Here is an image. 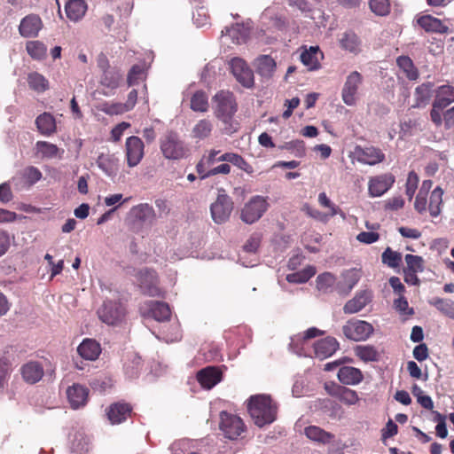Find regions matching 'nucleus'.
Segmentation results:
<instances>
[{"mask_svg":"<svg viewBox=\"0 0 454 454\" xmlns=\"http://www.w3.org/2000/svg\"><path fill=\"white\" fill-rule=\"evenodd\" d=\"M395 176L391 174H383L370 178L368 191L371 197H380L394 184Z\"/></svg>","mask_w":454,"mask_h":454,"instance_id":"obj_15","label":"nucleus"},{"mask_svg":"<svg viewBox=\"0 0 454 454\" xmlns=\"http://www.w3.org/2000/svg\"><path fill=\"white\" fill-rule=\"evenodd\" d=\"M335 277L333 274L330 272H325L319 274L317 277V288L319 291L326 292L330 287H332L335 283Z\"/></svg>","mask_w":454,"mask_h":454,"instance_id":"obj_58","label":"nucleus"},{"mask_svg":"<svg viewBox=\"0 0 454 454\" xmlns=\"http://www.w3.org/2000/svg\"><path fill=\"white\" fill-rule=\"evenodd\" d=\"M340 344L333 337H326L317 340L314 344L315 355L323 360L333 356L338 349Z\"/></svg>","mask_w":454,"mask_h":454,"instance_id":"obj_21","label":"nucleus"},{"mask_svg":"<svg viewBox=\"0 0 454 454\" xmlns=\"http://www.w3.org/2000/svg\"><path fill=\"white\" fill-rule=\"evenodd\" d=\"M318 52V46H310L309 50H305L301 53L300 59L301 63L310 71L317 70L320 67V63L317 57Z\"/></svg>","mask_w":454,"mask_h":454,"instance_id":"obj_37","label":"nucleus"},{"mask_svg":"<svg viewBox=\"0 0 454 454\" xmlns=\"http://www.w3.org/2000/svg\"><path fill=\"white\" fill-rule=\"evenodd\" d=\"M314 274L315 271L313 269H306L301 271L288 274L286 276V280L289 283L303 284L306 283Z\"/></svg>","mask_w":454,"mask_h":454,"instance_id":"obj_57","label":"nucleus"},{"mask_svg":"<svg viewBox=\"0 0 454 454\" xmlns=\"http://www.w3.org/2000/svg\"><path fill=\"white\" fill-rule=\"evenodd\" d=\"M372 300L371 293L367 290L361 291L354 298L348 301L344 307L345 314H355L362 310Z\"/></svg>","mask_w":454,"mask_h":454,"instance_id":"obj_24","label":"nucleus"},{"mask_svg":"<svg viewBox=\"0 0 454 454\" xmlns=\"http://www.w3.org/2000/svg\"><path fill=\"white\" fill-rule=\"evenodd\" d=\"M71 449L75 454H86L90 449L89 439L81 434H76L72 442Z\"/></svg>","mask_w":454,"mask_h":454,"instance_id":"obj_56","label":"nucleus"},{"mask_svg":"<svg viewBox=\"0 0 454 454\" xmlns=\"http://www.w3.org/2000/svg\"><path fill=\"white\" fill-rule=\"evenodd\" d=\"M21 373L23 379L29 383L39 381L43 376V369L37 362H29L22 366Z\"/></svg>","mask_w":454,"mask_h":454,"instance_id":"obj_33","label":"nucleus"},{"mask_svg":"<svg viewBox=\"0 0 454 454\" xmlns=\"http://www.w3.org/2000/svg\"><path fill=\"white\" fill-rule=\"evenodd\" d=\"M429 303L443 315L454 320V301L450 299L433 298Z\"/></svg>","mask_w":454,"mask_h":454,"instance_id":"obj_47","label":"nucleus"},{"mask_svg":"<svg viewBox=\"0 0 454 454\" xmlns=\"http://www.w3.org/2000/svg\"><path fill=\"white\" fill-rule=\"evenodd\" d=\"M229 64L231 72L238 82L247 89H250L254 86V73L244 59L239 57H235L230 60Z\"/></svg>","mask_w":454,"mask_h":454,"instance_id":"obj_8","label":"nucleus"},{"mask_svg":"<svg viewBox=\"0 0 454 454\" xmlns=\"http://www.w3.org/2000/svg\"><path fill=\"white\" fill-rule=\"evenodd\" d=\"M370 9L378 16H386L390 12L388 0H369Z\"/></svg>","mask_w":454,"mask_h":454,"instance_id":"obj_59","label":"nucleus"},{"mask_svg":"<svg viewBox=\"0 0 454 454\" xmlns=\"http://www.w3.org/2000/svg\"><path fill=\"white\" fill-rule=\"evenodd\" d=\"M36 155L43 160L61 159L64 150L47 141H37L35 146Z\"/></svg>","mask_w":454,"mask_h":454,"instance_id":"obj_26","label":"nucleus"},{"mask_svg":"<svg viewBox=\"0 0 454 454\" xmlns=\"http://www.w3.org/2000/svg\"><path fill=\"white\" fill-rule=\"evenodd\" d=\"M400 128L403 136H411L413 132L420 130L419 121L416 119L404 120L401 122Z\"/></svg>","mask_w":454,"mask_h":454,"instance_id":"obj_62","label":"nucleus"},{"mask_svg":"<svg viewBox=\"0 0 454 454\" xmlns=\"http://www.w3.org/2000/svg\"><path fill=\"white\" fill-rule=\"evenodd\" d=\"M43 21L37 14L25 16L19 25V33L24 38L36 37L43 28Z\"/></svg>","mask_w":454,"mask_h":454,"instance_id":"obj_16","label":"nucleus"},{"mask_svg":"<svg viewBox=\"0 0 454 454\" xmlns=\"http://www.w3.org/2000/svg\"><path fill=\"white\" fill-rule=\"evenodd\" d=\"M136 278L144 294L153 297L161 295V292L157 286V274L153 270L148 268L141 269L137 271Z\"/></svg>","mask_w":454,"mask_h":454,"instance_id":"obj_11","label":"nucleus"},{"mask_svg":"<svg viewBox=\"0 0 454 454\" xmlns=\"http://www.w3.org/2000/svg\"><path fill=\"white\" fill-rule=\"evenodd\" d=\"M219 427L224 436L231 440L237 439L245 431L242 419L227 411L221 412Z\"/></svg>","mask_w":454,"mask_h":454,"instance_id":"obj_7","label":"nucleus"},{"mask_svg":"<svg viewBox=\"0 0 454 454\" xmlns=\"http://www.w3.org/2000/svg\"><path fill=\"white\" fill-rule=\"evenodd\" d=\"M144 313L158 322L168 320L171 316L170 308L168 303L159 301H147L141 307Z\"/></svg>","mask_w":454,"mask_h":454,"instance_id":"obj_13","label":"nucleus"},{"mask_svg":"<svg viewBox=\"0 0 454 454\" xmlns=\"http://www.w3.org/2000/svg\"><path fill=\"white\" fill-rule=\"evenodd\" d=\"M126 156L129 167L133 168L139 164L144 157V143L135 136H131L126 140Z\"/></svg>","mask_w":454,"mask_h":454,"instance_id":"obj_14","label":"nucleus"},{"mask_svg":"<svg viewBox=\"0 0 454 454\" xmlns=\"http://www.w3.org/2000/svg\"><path fill=\"white\" fill-rule=\"evenodd\" d=\"M382 262L387 264L390 268H396L402 262L401 253L393 251L390 247H387L381 255Z\"/></svg>","mask_w":454,"mask_h":454,"instance_id":"obj_54","label":"nucleus"},{"mask_svg":"<svg viewBox=\"0 0 454 454\" xmlns=\"http://www.w3.org/2000/svg\"><path fill=\"white\" fill-rule=\"evenodd\" d=\"M213 122L208 119L200 120L192 128V136L196 139H205L211 135Z\"/></svg>","mask_w":454,"mask_h":454,"instance_id":"obj_43","label":"nucleus"},{"mask_svg":"<svg viewBox=\"0 0 454 454\" xmlns=\"http://www.w3.org/2000/svg\"><path fill=\"white\" fill-rule=\"evenodd\" d=\"M218 161L230 162L248 174H251L254 171L253 167L248 164L241 155L237 153H223L218 157Z\"/></svg>","mask_w":454,"mask_h":454,"instance_id":"obj_41","label":"nucleus"},{"mask_svg":"<svg viewBox=\"0 0 454 454\" xmlns=\"http://www.w3.org/2000/svg\"><path fill=\"white\" fill-rule=\"evenodd\" d=\"M340 46L342 50L353 53L355 55L361 51V40L353 31L344 32L340 40Z\"/></svg>","mask_w":454,"mask_h":454,"instance_id":"obj_30","label":"nucleus"},{"mask_svg":"<svg viewBox=\"0 0 454 454\" xmlns=\"http://www.w3.org/2000/svg\"><path fill=\"white\" fill-rule=\"evenodd\" d=\"M248 412L254 423L262 427L277 419L278 405L268 395H252L248 399Z\"/></svg>","mask_w":454,"mask_h":454,"instance_id":"obj_1","label":"nucleus"},{"mask_svg":"<svg viewBox=\"0 0 454 454\" xmlns=\"http://www.w3.org/2000/svg\"><path fill=\"white\" fill-rule=\"evenodd\" d=\"M162 339L166 342H174L181 339L180 325L177 322L171 324L168 328L166 325L162 326L160 331Z\"/></svg>","mask_w":454,"mask_h":454,"instance_id":"obj_51","label":"nucleus"},{"mask_svg":"<svg viewBox=\"0 0 454 454\" xmlns=\"http://www.w3.org/2000/svg\"><path fill=\"white\" fill-rule=\"evenodd\" d=\"M356 160L363 164L373 166L385 160L384 153L378 147L368 146L361 147L356 146L354 150Z\"/></svg>","mask_w":454,"mask_h":454,"instance_id":"obj_12","label":"nucleus"},{"mask_svg":"<svg viewBox=\"0 0 454 454\" xmlns=\"http://www.w3.org/2000/svg\"><path fill=\"white\" fill-rule=\"evenodd\" d=\"M88 395L89 389L80 384H74L67 390L68 402L74 410L79 409L86 404Z\"/></svg>","mask_w":454,"mask_h":454,"instance_id":"obj_20","label":"nucleus"},{"mask_svg":"<svg viewBox=\"0 0 454 454\" xmlns=\"http://www.w3.org/2000/svg\"><path fill=\"white\" fill-rule=\"evenodd\" d=\"M98 167L109 177H115L119 171V159L111 153H101L97 161Z\"/></svg>","mask_w":454,"mask_h":454,"instance_id":"obj_22","label":"nucleus"},{"mask_svg":"<svg viewBox=\"0 0 454 454\" xmlns=\"http://www.w3.org/2000/svg\"><path fill=\"white\" fill-rule=\"evenodd\" d=\"M88 9L85 0H68L65 4L67 17L71 21H79Z\"/></svg>","mask_w":454,"mask_h":454,"instance_id":"obj_29","label":"nucleus"},{"mask_svg":"<svg viewBox=\"0 0 454 454\" xmlns=\"http://www.w3.org/2000/svg\"><path fill=\"white\" fill-rule=\"evenodd\" d=\"M418 24L427 32L445 34L449 32V27L441 20L432 15H424L418 19Z\"/></svg>","mask_w":454,"mask_h":454,"instance_id":"obj_28","label":"nucleus"},{"mask_svg":"<svg viewBox=\"0 0 454 454\" xmlns=\"http://www.w3.org/2000/svg\"><path fill=\"white\" fill-rule=\"evenodd\" d=\"M333 387L334 391L329 390V395L337 397L341 403L353 405L358 402L359 397L356 391L337 384H333Z\"/></svg>","mask_w":454,"mask_h":454,"instance_id":"obj_31","label":"nucleus"},{"mask_svg":"<svg viewBox=\"0 0 454 454\" xmlns=\"http://www.w3.org/2000/svg\"><path fill=\"white\" fill-rule=\"evenodd\" d=\"M233 209V201L227 194H218L216 200L211 204L210 211L213 221L217 224L225 223Z\"/></svg>","mask_w":454,"mask_h":454,"instance_id":"obj_9","label":"nucleus"},{"mask_svg":"<svg viewBox=\"0 0 454 454\" xmlns=\"http://www.w3.org/2000/svg\"><path fill=\"white\" fill-rule=\"evenodd\" d=\"M191 108L195 112H207L208 101L207 94L202 90L196 91L191 98Z\"/></svg>","mask_w":454,"mask_h":454,"instance_id":"obj_49","label":"nucleus"},{"mask_svg":"<svg viewBox=\"0 0 454 454\" xmlns=\"http://www.w3.org/2000/svg\"><path fill=\"white\" fill-rule=\"evenodd\" d=\"M396 64L410 81H416L419 78V71L410 57H398L396 59Z\"/></svg>","mask_w":454,"mask_h":454,"instance_id":"obj_40","label":"nucleus"},{"mask_svg":"<svg viewBox=\"0 0 454 454\" xmlns=\"http://www.w3.org/2000/svg\"><path fill=\"white\" fill-rule=\"evenodd\" d=\"M131 215L137 221L148 225H152L156 219L153 207L147 203H142L133 207L131 208Z\"/></svg>","mask_w":454,"mask_h":454,"instance_id":"obj_25","label":"nucleus"},{"mask_svg":"<svg viewBox=\"0 0 454 454\" xmlns=\"http://www.w3.org/2000/svg\"><path fill=\"white\" fill-rule=\"evenodd\" d=\"M27 82L30 89L43 92L48 88V82L43 75L38 73H31L28 74Z\"/></svg>","mask_w":454,"mask_h":454,"instance_id":"obj_52","label":"nucleus"},{"mask_svg":"<svg viewBox=\"0 0 454 454\" xmlns=\"http://www.w3.org/2000/svg\"><path fill=\"white\" fill-rule=\"evenodd\" d=\"M137 91L136 90H132L128 94V98L126 103L122 105H114L111 106V108L106 111V113L114 114H119L123 111H129L132 109L137 102Z\"/></svg>","mask_w":454,"mask_h":454,"instance_id":"obj_50","label":"nucleus"},{"mask_svg":"<svg viewBox=\"0 0 454 454\" xmlns=\"http://www.w3.org/2000/svg\"><path fill=\"white\" fill-rule=\"evenodd\" d=\"M131 406L124 402L112 403L106 409V416L112 425H118L124 422L130 415Z\"/></svg>","mask_w":454,"mask_h":454,"instance_id":"obj_17","label":"nucleus"},{"mask_svg":"<svg viewBox=\"0 0 454 454\" xmlns=\"http://www.w3.org/2000/svg\"><path fill=\"white\" fill-rule=\"evenodd\" d=\"M257 73L265 78H270L275 72L276 62L269 55L260 56L256 59Z\"/></svg>","mask_w":454,"mask_h":454,"instance_id":"obj_38","label":"nucleus"},{"mask_svg":"<svg viewBox=\"0 0 454 454\" xmlns=\"http://www.w3.org/2000/svg\"><path fill=\"white\" fill-rule=\"evenodd\" d=\"M22 178L26 181V183L32 186L35 184H36L38 181H40L43 177V174L40 171V169L34 166H29L25 168L22 170Z\"/></svg>","mask_w":454,"mask_h":454,"instance_id":"obj_53","label":"nucleus"},{"mask_svg":"<svg viewBox=\"0 0 454 454\" xmlns=\"http://www.w3.org/2000/svg\"><path fill=\"white\" fill-rule=\"evenodd\" d=\"M363 82V76L357 71L351 72L346 78L341 90V98L344 104L352 106L357 100V93Z\"/></svg>","mask_w":454,"mask_h":454,"instance_id":"obj_10","label":"nucleus"},{"mask_svg":"<svg viewBox=\"0 0 454 454\" xmlns=\"http://www.w3.org/2000/svg\"><path fill=\"white\" fill-rule=\"evenodd\" d=\"M35 124L43 136L49 137L56 131V121L51 114L43 113L40 114L35 120Z\"/></svg>","mask_w":454,"mask_h":454,"instance_id":"obj_34","label":"nucleus"},{"mask_svg":"<svg viewBox=\"0 0 454 454\" xmlns=\"http://www.w3.org/2000/svg\"><path fill=\"white\" fill-rule=\"evenodd\" d=\"M280 148L291 152L296 157H303L305 155L304 143L301 140L286 142Z\"/></svg>","mask_w":454,"mask_h":454,"instance_id":"obj_60","label":"nucleus"},{"mask_svg":"<svg viewBox=\"0 0 454 454\" xmlns=\"http://www.w3.org/2000/svg\"><path fill=\"white\" fill-rule=\"evenodd\" d=\"M419 183V176L414 171H411L408 174L407 182H406V189L405 192L411 200L413 198V195L416 192L417 186Z\"/></svg>","mask_w":454,"mask_h":454,"instance_id":"obj_63","label":"nucleus"},{"mask_svg":"<svg viewBox=\"0 0 454 454\" xmlns=\"http://www.w3.org/2000/svg\"><path fill=\"white\" fill-rule=\"evenodd\" d=\"M261 240L262 235L260 233H253L243 246L244 252L255 254L261 244Z\"/></svg>","mask_w":454,"mask_h":454,"instance_id":"obj_61","label":"nucleus"},{"mask_svg":"<svg viewBox=\"0 0 454 454\" xmlns=\"http://www.w3.org/2000/svg\"><path fill=\"white\" fill-rule=\"evenodd\" d=\"M355 354L364 362H377L380 353L372 345H358L355 348Z\"/></svg>","mask_w":454,"mask_h":454,"instance_id":"obj_42","label":"nucleus"},{"mask_svg":"<svg viewBox=\"0 0 454 454\" xmlns=\"http://www.w3.org/2000/svg\"><path fill=\"white\" fill-rule=\"evenodd\" d=\"M373 331V326L370 323L359 319H350L342 326L345 337L353 341L366 340Z\"/></svg>","mask_w":454,"mask_h":454,"instance_id":"obj_6","label":"nucleus"},{"mask_svg":"<svg viewBox=\"0 0 454 454\" xmlns=\"http://www.w3.org/2000/svg\"><path fill=\"white\" fill-rule=\"evenodd\" d=\"M215 117L224 124H230L238 110V105L232 92L220 90L212 98Z\"/></svg>","mask_w":454,"mask_h":454,"instance_id":"obj_2","label":"nucleus"},{"mask_svg":"<svg viewBox=\"0 0 454 454\" xmlns=\"http://www.w3.org/2000/svg\"><path fill=\"white\" fill-rule=\"evenodd\" d=\"M122 78V74L117 68H110L102 72L100 83L111 90L119 87L120 82Z\"/></svg>","mask_w":454,"mask_h":454,"instance_id":"obj_39","label":"nucleus"},{"mask_svg":"<svg viewBox=\"0 0 454 454\" xmlns=\"http://www.w3.org/2000/svg\"><path fill=\"white\" fill-rule=\"evenodd\" d=\"M98 318L108 325L121 323L126 315V309L119 300L106 299L98 309Z\"/></svg>","mask_w":454,"mask_h":454,"instance_id":"obj_3","label":"nucleus"},{"mask_svg":"<svg viewBox=\"0 0 454 454\" xmlns=\"http://www.w3.org/2000/svg\"><path fill=\"white\" fill-rule=\"evenodd\" d=\"M27 53L35 59H43L46 54L45 45L39 41L28 42L26 46Z\"/></svg>","mask_w":454,"mask_h":454,"instance_id":"obj_55","label":"nucleus"},{"mask_svg":"<svg viewBox=\"0 0 454 454\" xmlns=\"http://www.w3.org/2000/svg\"><path fill=\"white\" fill-rule=\"evenodd\" d=\"M337 378L343 385L356 386L364 380V374L358 368L342 365L337 372Z\"/></svg>","mask_w":454,"mask_h":454,"instance_id":"obj_19","label":"nucleus"},{"mask_svg":"<svg viewBox=\"0 0 454 454\" xmlns=\"http://www.w3.org/2000/svg\"><path fill=\"white\" fill-rule=\"evenodd\" d=\"M261 20L263 24L271 26L277 29H283L286 26L285 18L274 12L273 9L267 8L261 15Z\"/></svg>","mask_w":454,"mask_h":454,"instance_id":"obj_36","label":"nucleus"},{"mask_svg":"<svg viewBox=\"0 0 454 454\" xmlns=\"http://www.w3.org/2000/svg\"><path fill=\"white\" fill-rule=\"evenodd\" d=\"M360 278H361L360 271L356 269L348 270L344 273V278H345L346 284L348 286L349 291L357 284Z\"/></svg>","mask_w":454,"mask_h":454,"instance_id":"obj_64","label":"nucleus"},{"mask_svg":"<svg viewBox=\"0 0 454 454\" xmlns=\"http://www.w3.org/2000/svg\"><path fill=\"white\" fill-rule=\"evenodd\" d=\"M124 369L128 377H137L142 369L141 356L136 353L130 354L128 362L125 363Z\"/></svg>","mask_w":454,"mask_h":454,"instance_id":"obj_46","label":"nucleus"},{"mask_svg":"<svg viewBox=\"0 0 454 454\" xmlns=\"http://www.w3.org/2000/svg\"><path fill=\"white\" fill-rule=\"evenodd\" d=\"M304 434L309 440L321 444H328L334 439V434L317 426L305 427Z\"/></svg>","mask_w":454,"mask_h":454,"instance_id":"obj_32","label":"nucleus"},{"mask_svg":"<svg viewBox=\"0 0 454 454\" xmlns=\"http://www.w3.org/2000/svg\"><path fill=\"white\" fill-rule=\"evenodd\" d=\"M250 27L245 24L236 23L231 27H225L222 31L223 37H230L231 42L236 44L245 43L249 37Z\"/></svg>","mask_w":454,"mask_h":454,"instance_id":"obj_23","label":"nucleus"},{"mask_svg":"<svg viewBox=\"0 0 454 454\" xmlns=\"http://www.w3.org/2000/svg\"><path fill=\"white\" fill-rule=\"evenodd\" d=\"M160 151L168 160H180L185 156L186 150L184 142L177 133L170 130L160 138Z\"/></svg>","mask_w":454,"mask_h":454,"instance_id":"obj_5","label":"nucleus"},{"mask_svg":"<svg viewBox=\"0 0 454 454\" xmlns=\"http://www.w3.org/2000/svg\"><path fill=\"white\" fill-rule=\"evenodd\" d=\"M197 380L203 388L211 389L222 380V372L215 366H207L197 372Z\"/></svg>","mask_w":454,"mask_h":454,"instance_id":"obj_18","label":"nucleus"},{"mask_svg":"<svg viewBox=\"0 0 454 454\" xmlns=\"http://www.w3.org/2000/svg\"><path fill=\"white\" fill-rule=\"evenodd\" d=\"M77 351L82 358L90 361H94L100 355L101 347L97 340L92 339H85L78 346Z\"/></svg>","mask_w":454,"mask_h":454,"instance_id":"obj_27","label":"nucleus"},{"mask_svg":"<svg viewBox=\"0 0 454 454\" xmlns=\"http://www.w3.org/2000/svg\"><path fill=\"white\" fill-rule=\"evenodd\" d=\"M269 207L267 197L254 195L241 209L240 219L247 224H253L262 217Z\"/></svg>","mask_w":454,"mask_h":454,"instance_id":"obj_4","label":"nucleus"},{"mask_svg":"<svg viewBox=\"0 0 454 454\" xmlns=\"http://www.w3.org/2000/svg\"><path fill=\"white\" fill-rule=\"evenodd\" d=\"M452 102H449L443 97H440L438 93L435 92V98L433 102V107L430 112V117L432 121L437 126H441L442 124V111L448 107Z\"/></svg>","mask_w":454,"mask_h":454,"instance_id":"obj_35","label":"nucleus"},{"mask_svg":"<svg viewBox=\"0 0 454 454\" xmlns=\"http://www.w3.org/2000/svg\"><path fill=\"white\" fill-rule=\"evenodd\" d=\"M443 191L440 187L433 190L429 200V213L433 217H437L441 214V206L442 203Z\"/></svg>","mask_w":454,"mask_h":454,"instance_id":"obj_44","label":"nucleus"},{"mask_svg":"<svg viewBox=\"0 0 454 454\" xmlns=\"http://www.w3.org/2000/svg\"><path fill=\"white\" fill-rule=\"evenodd\" d=\"M406 267L403 270L421 273L425 270V261L422 256L407 254L404 256Z\"/></svg>","mask_w":454,"mask_h":454,"instance_id":"obj_48","label":"nucleus"},{"mask_svg":"<svg viewBox=\"0 0 454 454\" xmlns=\"http://www.w3.org/2000/svg\"><path fill=\"white\" fill-rule=\"evenodd\" d=\"M432 82H425L415 89L416 106L420 107L427 105L431 98Z\"/></svg>","mask_w":454,"mask_h":454,"instance_id":"obj_45","label":"nucleus"}]
</instances>
